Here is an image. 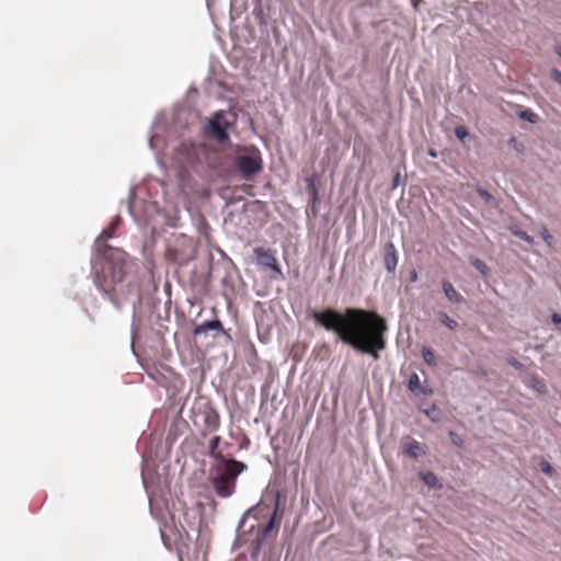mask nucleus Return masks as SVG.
<instances>
[{
  "instance_id": "nucleus-13",
  "label": "nucleus",
  "mask_w": 561,
  "mask_h": 561,
  "mask_svg": "<svg viewBox=\"0 0 561 561\" xmlns=\"http://www.w3.org/2000/svg\"><path fill=\"white\" fill-rule=\"evenodd\" d=\"M224 331L222 323L219 320H213V321H205L198 325L195 327L193 333L194 335H201L208 331Z\"/></svg>"
},
{
  "instance_id": "nucleus-8",
  "label": "nucleus",
  "mask_w": 561,
  "mask_h": 561,
  "mask_svg": "<svg viewBox=\"0 0 561 561\" xmlns=\"http://www.w3.org/2000/svg\"><path fill=\"white\" fill-rule=\"evenodd\" d=\"M254 253L260 265L273 270L279 277H283V272L277 264V260L270 250L257 248L254 250Z\"/></svg>"
},
{
  "instance_id": "nucleus-7",
  "label": "nucleus",
  "mask_w": 561,
  "mask_h": 561,
  "mask_svg": "<svg viewBox=\"0 0 561 561\" xmlns=\"http://www.w3.org/2000/svg\"><path fill=\"white\" fill-rule=\"evenodd\" d=\"M278 505H279V502H278V499H277L276 502H275V508H274V512H273V514L271 516V519L259 531V535H257V538H256L257 548L260 546H262V543L271 536L272 533H274V535H276L277 531H278V526H279V523H280V517H278Z\"/></svg>"
},
{
  "instance_id": "nucleus-18",
  "label": "nucleus",
  "mask_w": 561,
  "mask_h": 561,
  "mask_svg": "<svg viewBox=\"0 0 561 561\" xmlns=\"http://www.w3.org/2000/svg\"><path fill=\"white\" fill-rule=\"evenodd\" d=\"M518 117L531 124H535L538 121V115L528 108L519 111Z\"/></svg>"
},
{
  "instance_id": "nucleus-6",
  "label": "nucleus",
  "mask_w": 561,
  "mask_h": 561,
  "mask_svg": "<svg viewBox=\"0 0 561 561\" xmlns=\"http://www.w3.org/2000/svg\"><path fill=\"white\" fill-rule=\"evenodd\" d=\"M204 426L202 435L206 436L211 432H216L220 426V416L215 408L210 404H206L202 411Z\"/></svg>"
},
{
  "instance_id": "nucleus-22",
  "label": "nucleus",
  "mask_w": 561,
  "mask_h": 561,
  "mask_svg": "<svg viewBox=\"0 0 561 561\" xmlns=\"http://www.w3.org/2000/svg\"><path fill=\"white\" fill-rule=\"evenodd\" d=\"M437 318L439 322L449 329H454V320L448 317L445 312H438Z\"/></svg>"
},
{
  "instance_id": "nucleus-1",
  "label": "nucleus",
  "mask_w": 561,
  "mask_h": 561,
  "mask_svg": "<svg viewBox=\"0 0 561 561\" xmlns=\"http://www.w3.org/2000/svg\"><path fill=\"white\" fill-rule=\"evenodd\" d=\"M317 324L334 332L339 339L354 350L379 359V353L386 348L388 324L383 317L373 310L346 308L344 312L335 309L313 311Z\"/></svg>"
},
{
  "instance_id": "nucleus-33",
  "label": "nucleus",
  "mask_w": 561,
  "mask_h": 561,
  "mask_svg": "<svg viewBox=\"0 0 561 561\" xmlns=\"http://www.w3.org/2000/svg\"><path fill=\"white\" fill-rule=\"evenodd\" d=\"M428 154H430L431 157H433V158H436V157H437V152H436V150H434V149H430V150H428Z\"/></svg>"
},
{
  "instance_id": "nucleus-3",
  "label": "nucleus",
  "mask_w": 561,
  "mask_h": 561,
  "mask_svg": "<svg viewBox=\"0 0 561 561\" xmlns=\"http://www.w3.org/2000/svg\"><path fill=\"white\" fill-rule=\"evenodd\" d=\"M167 256L178 265L188 263L195 256V244L191 238L180 236L167 250Z\"/></svg>"
},
{
  "instance_id": "nucleus-19",
  "label": "nucleus",
  "mask_w": 561,
  "mask_h": 561,
  "mask_svg": "<svg viewBox=\"0 0 561 561\" xmlns=\"http://www.w3.org/2000/svg\"><path fill=\"white\" fill-rule=\"evenodd\" d=\"M529 386L535 389L538 393H545L546 392V385L537 377V376H530L529 378Z\"/></svg>"
},
{
  "instance_id": "nucleus-20",
  "label": "nucleus",
  "mask_w": 561,
  "mask_h": 561,
  "mask_svg": "<svg viewBox=\"0 0 561 561\" xmlns=\"http://www.w3.org/2000/svg\"><path fill=\"white\" fill-rule=\"evenodd\" d=\"M443 289H444V293L446 295V297L450 300V301H454L455 297H456V290L453 286L451 283L449 282H443Z\"/></svg>"
},
{
  "instance_id": "nucleus-21",
  "label": "nucleus",
  "mask_w": 561,
  "mask_h": 561,
  "mask_svg": "<svg viewBox=\"0 0 561 561\" xmlns=\"http://www.w3.org/2000/svg\"><path fill=\"white\" fill-rule=\"evenodd\" d=\"M539 466H540L541 471L545 474H547L549 477H553L556 474V470H554V468L551 466V463L549 461L541 460Z\"/></svg>"
},
{
  "instance_id": "nucleus-4",
  "label": "nucleus",
  "mask_w": 561,
  "mask_h": 561,
  "mask_svg": "<svg viewBox=\"0 0 561 561\" xmlns=\"http://www.w3.org/2000/svg\"><path fill=\"white\" fill-rule=\"evenodd\" d=\"M236 167L245 180L252 179L263 168L262 158L256 151L252 154L239 156L236 159Z\"/></svg>"
},
{
  "instance_id": "nucleus-26",
  "label": "nucleus",
  "mask_w": 561,
  "mask_h": 561,
  "mask_svg": "<svg viewBox=\"0 0 561 561\" xmlns=\"http://www.w3.org/2000/svg\"><path fill=\"white\" fill-rule=\"evenodd\" d=\"M467 137H469L467 129L463 126L458 125V139L463 140Z\"/></svg>"
},
{
  "instance_id": "nucleus-25",
  "label": "nucleus",
  "mask_w": 561,
  "mask_h": 561,
  "mask_svg": "<svg viewBox=\"0 0 561 561\" xmlns=\"http://www.w3.org/2000/svg\"><path fill=\"white\" fill-rule=\"evenodd\" d=\"M473 266L482 274V275H486L488 272H489V268L486 266L485 263H483L481 260L479 259H476L473 262H472Z\"/></svg>"
},
{
  "instance_id": "nucleus-29",
  "label": "nucleus",
  "mask_w": 561,
  "mask_h": 561,
  "mask_svg": "<svg viewBox=\"0 0 561 561\" xmlns=\"http://www.w3.org/2000/svg\"><path fill=\"white\" fill-rule=\"evenodd\" d=\"M551 321L556 324V325H560L561 324V314L554 312L551 314Z\"/></svg>"
},
{
  "instance_id": "nucleus-11",
  "label": "nucleus",
  "mask_w": 561,
  "mask_h": 561,
  "mask_svg": "<svg viewBox=\"0 0 561 561\" xmlns=\"http://www.w3.org/2000/svg\"><path fill=\"white\" fill-rule=\"evenodd\" d=\"M408 388L414 396H430L432 389L426 383H421L420 377L416 373L410 375Z\"/></svg>"
},
{
  "instance_id": "nucleus-10",
  "label": "nucleus",
  "mask_w": 561,
  "mask_h": 561,
  "mask_svg": "<svg viewBox=\"0 0 561 561\" xmlns=\"http://www.w3.org/2000/svg\"><path fill=\"white\" fill-rule=\"evenodd\" d=\"M383 264L389 273H393L398 265V253L392 242H387L383 247Z\"/></svg>"
},
{
  "instance_id": "nucleus-17",
  "label": "nucleus",
  "mask_w": 561,
  "mask_h": 561,
  "mask_svg": "<svg viewBox=\"0 0 561 561\" xmlns=\"http://www.w3.org/2000/svg\"><path fill=\"white\" fill-rule=\"evenodd\" d=\"M477 192L485 201V203L489 206H491V207H497L499 206V203H497L496 198L491 193H489L488 191H485V190H483L481 187H478Z\"/></svg>"
},
{
  "instance_id": "nucleus-35",
  "label": "nucleus",
  "mask_w": 561,
  "mask_h": 561,
  "mask_svg": "<svg viewBox=\"0 0 561 561\" xmlns=\"http://www.w3.org/2000/svg\"><path fill=\"white\" fill-rule=\"evenodd\" d=\"M98 288L103 293H107V290L101 284H98Z\"/></svg>"
},
{
  "instance_id": "nucleus-14",
  "label": "nucleus",
  "mask_w": 561,
  "mask_h": 561,
  "mask_svg": "<svg viewBox=\"0 0 561 561\" xmlns=\"http://www.w3.org/2000/svg\"><path fill=\"white\" fill-rule=\"evenodd\" d=\"M220 442H221L220 436H214L210 439L208 455H209V457H211L216 460H219L220 462H224V460H227V459L224 457L222 453L219 450Z\"/></svg>"
},
{
  "instance_id": "nucleus-9",
  "label": "nucleus",
  "mask_w": 561,
  "mask_h": 561,
  "mask_svg": "<svg viewBox=\"0 0 561 561\" xmlns=\"http://www.w3.org/2000/svg\"><path fill=\"white\" fill-rule=\"evenodd\" d=\"M119 224V218H117L115 221H113L105 230L101 232L99 238L95 241L96 251L104 255L106 250L110 249V247L106 244V241L111 239Z\"/></svg>"
},
{
  "instance_id": "nucleus-30",
  "label": "nucleus",
  "mask_w": 561,
  "mask_h": 561,
  "mask_svg": "<svg viewBox=\"0 0 561 561\" xmlns=\"http://www.w3.org/2000/svg\"><path fill=\"white\" fill-rule=\"evenodd\" d=\"M510 144H511L515 149L519 150V148H518V142H517L516 138L512 137V138L510 139Z\"/></svg>"
},
{
  "instance_id": "nucleus-28",
  "label": "nucleus",
  "mask_w": 561,
  "mask_h": 561,
  "mask_svg": "<svg viewBox=\"0 0 561 561\" xmlns=\"http://www.w3.org/2000/svg\"><path fill=\"white\" fill-rule=\"evenodd\" d=\"M508 363H510L513 367H515L516 369H522V368H523V364H522L519 360H517L516 358H514V357L510 358V359H508Z\"/></svg>"
},
{
  "instance_id": "nucleus-23",
  "label": "nucleus",
  "mask_w": 561,
  "mask_h": 561,
  "mask_svg": "<svg viewBox=\"0 0 561 561\" xmlns=\"http://www.w3.org/2000/svg\"><path fill=\"white\" fill-rule=\"evenodd\" d=\"M513 233H514V236H516L520 240H523V241H525V242H527L529 244L533 243V238L530 236H528L527 232H525L524 230H522V229H514Z\"/></svg>"
},
{
  "instance_id": "nucleus-12",
  "label": "nucleus",
  "mask_w": 561,
  "mask_h": 561,
  "mask_svg": "<svg viewBox=\"0 0 561 561\" xmlns=\"http://www.w3.org/2000/svg\"><path fill=\"white\" fill-rule=\"evenodd\" d=\"M403 446L404 453L413 459H417L425 455V449L423 446L413 438H408Z\"/></svg>"
},
{
  "instance_id": "nucleus-34",
  "label": "nucleus",
  "mask_w": 561,
  "mask_h": 561,
  "mask_svg": "<svg viewBox=\"0 0 561 561\" xmlns=\"http://www.w3.org/2000/svg\"><path fill=\"white\" fill-rule=\"evenodd\" d=\"M310 186L312 187L314 197H317V194H318L317 188L314 187V185L312 183L310 184Z\"/></svg>"
},
{
  "instance_id": "nucleus-2",
  "label": "nucleus",
  "mask_w": 561,
  "mask_h": 561,
  "mask_svg": "<svg viewBox=\"0 0 561 561\" xmlns=\"http://www.w3.org/2000/svg\"><path fill=\"white\" fill-rule=\"evenodd\" d=\"M248 466L239 460H224L210 468L209 481L217 494L221 499H227L236 492L238 477L247 470Z\"/></svg>"
},
{
  "instance_id": "nucleus-24",
  "label": "nucleus",
  "mask_w": 561,
  "mask_h": 561,
  "mask_svg": "<svg viewBox=\"0 0 561 561\" xmlns=\"http://www.w3.org/2000/svg\"><path fill=\"white\" fill-rule=\"evenodd\" d=\"M540 236L543 239V241L547 243V245H549V247L552 245L553 237L546 227H542V229L540 231Z\"/></svg>"
},
{
  "instance_id": "nucleus-5",
  "label": "nucleus",
  "mask_w": 561,
  "mask_h": 561,
  "mask_svg": "<svg viewBox=\"0 0 561 561\" xmlns=\"http://www.w3.org/2000/svg\"><path fill=\"white\" fill-rule=\"evenodd\" d=\"M228 127L229 123L225 117V113L222 111H218L210 117L207 126L205 127V133L219 142H226L229 139L227 134Z\"/></svg>"
},
{
  "instance_id": "nucleus-16",
  "label": "nucleus",
  "mask_w": 561,
  "mask_h": 561,
  "mask_svg": "<svg viewBox=\"0 0 561 561\" xmlns=\"http://www.w3.org/2000/svg\"><path fill=\"white\" fill-rule=\"evenodd\" d=\"M422 358L428 366H436V356L434 352L430 348L424 346L422 348Z\"/></svg>"
},
{
  "instance_id": "nucleus-27",
  "label": "nucleus",
  "mask_w": 561,
  "mask_h": 561,
  "mask_svg": "<svg viewBox=\"0 0 561 561\" xmlns=\"http://www.w3.org/2000/svg\"><path fill=\"white\" fill-rule=\"evenodd\" d=\"M550 75L551 78L561 85V71L558 69H552Z\"/></svg>"
},
{
  "instance_id": "nucleus-31",
  "label": "nucleus",
  "mask_w": 561,
  "mask_h": 561,
  "mask_svg": "<svg viewBox=\"0 0 561 561\" xmlns=\"http://www.w3.org/2000/svg\"><path fill=\"white\" fill-rule=\"evenodd\" d=\"M416 279H417V273L415 271H412L411 275H410V280L415 282Z\"/></svg>"
},
{
  "instance_id": "nucleus-15",
  "label": "nucleus",
  "mask_w": 561,
  "mask_h": 561,
  "mask_svg": "<svg viewBox=\"0 0 561 561\" xmlns=\"http://www.w3.org/2000/svg\"><path fill=\"white\" fill-rule=\"evenodd\" d=\"M422 481L431 488L439 486L438 479L432 471H421L419 473Z\"/></svg>"
},
{
  "instance_id": "nucleus-32",
  "label": "nucleus",
  "mask_w": 561,
  "mask_h": 561,
  "mask_svg": "<svg viewBox=\"0 0 561 561\" xmlns=\"http://www.w3.org/2000/svg\"><path fill=\"white\" fill-rule=\"evenodd\" d=\"M554 51H556V54H557L559 57H561V45H557V46L554 47Z\"/></svg>"
}]
</instances>
